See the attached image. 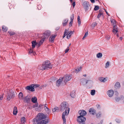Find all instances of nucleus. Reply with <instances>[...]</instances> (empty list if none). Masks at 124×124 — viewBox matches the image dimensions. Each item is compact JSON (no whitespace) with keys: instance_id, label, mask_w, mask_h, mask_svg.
<instances>
[{"instance_id":"f257e3e1","label":"nucleus","mask_w":124,"mask_h":124,"mask_svg":"<svg viewBox=\"0 0 124 124\" xmlns=\"http://www.w3.org/2000/svg\"><path fill=\"white\" fill-rule=\"evenodd\" d=\"M60 109L62 111L65 109V111H70V108L68 107L67 103L64 101L62 102L60 104Z\"/></svg>"},{"instance_id":"f03ea898","label":"nucleus","mask_w":124,"mask_h":124,"mask_svg":"<svg viewBox=\"0 0 124 124\" xmlns=\"http://www.w3.org/2000/svg\"><path fill=\"white\" fill-rule=\"evenodd\" d=\"M46 117V116L42 113H39L36 117V119H33L34 122H38L42 119H45Z\"/></svg>"},{"instance_id":"7ed1b4c3","label":"nucleus","mask_w":124,"mask_h":124,"mask_svg":"<svg viewBox=\"0 0 124 124\" xmlns=\"http://www.w3.org/2000/svg\"><path fill=\"white\" fill-rule=\"evenodd\" d=\"M14 92L11 90H9L8 91L7 98V100L9 101L13 97H14Z\"/></svg>"},{"instance_id":"20e7f679","label":"nucleus","mask_w":124,"mask_h":124,"mask_svg":"<svg viewBox=\"0 0 124 124\" xmlns=\"http://www.w3.org/2000/svg\"><path fill=\"white\" fill-rule=\"evenodd\" d=\"M82 5L85 11H87L89 8L90 9L91 8L89 2L87 1L84 2L82 3Z\"/></svg>"},{"instance_id":"39448f33","label":"nucleus","mask_w":124,"mask_h":124,"mask_svg":"<svg viewBox=\"0 0 124 124\" xmlns=\"http://www.w3.org/2000/svg\"><path fill=\"white\" fill-rule=\"evenodd\" d=\"M43 64L45 70L46 69H51L52 67V65L51 64L49 61L44 62Z\"/></svg>"},{"instance_id":"423d86ee","label":"nucleus","mask_w":124,"mask_h":124,"mask_svg":"<svg viewBox=\"0 0 124 124\" xmlns=\"http://www.w3.org/2000/svg\"><path fill=\"white\" fill-rule=\"evenodd\" d=\"M62 77L63 78V79H64V83H63V84L64 85H65L68 81H70L72 77L71 75H66Z\"/></svg>"},{"instance_id":"0eeeda50","label":"nucleus","mask_w":124,"mask_h":124,"mask_svg":"<svg viewBox=\"0 0 124 124\" xmlns=\"http://www.w3.org/2000/svg\"><path fill=\"white\" fill-rule=\"evenodd\" d=\"M70 111H65L63 113L62 115V118L63 120V124H66V119L67 116L68 115Z\"/></svg>"},{"instance_id":"6e6552de","label":"nucleus","mask_w":124,"mask_h":124,"mask_svg":"<svg viewBox=\"0 0 124 124\" xmlns=\"http://www.w3.org/2000/svg\"><path fill=\"white\" fill-rule=\"evenodd\" d=\"M65 32H66L67 35L66 38L68 39H69L71 36V35L73 33V32L72 31H69L67 29H65Z\"/></svg>"},{"instance_id":"1a4fd4ad","label":"nucleus","mask_w":124,"mask_h":124,"mask_svg":"<svg viewBox=\"0 0 124 124\" xmlns=\"http://www.w3.org/2000/svg\"><path fill=\"white\" fill-rule=\"evenodd\" d=\"M40 107H44L45 110L46 111V113L48 114H49L50 112V110L48 108V106L46 104L45 105H42V104H40L39 105Z\"/></svg>"},{"instance_id":"9d476101","label":"nucleus","mask_w":124,"mask_h":124,"mask_svg":"<svg viewBox=\"0 0 124 124\" xmlns=\"http://www.w3.org/2000/svg\"><path fill=\"white\" fill-rule=\"evenodd\" d=\"M85 120V118L83 116H79L78 117L77 121L81 123L84 122Z\"/></svg>"},{"instance_id":"9b49d317","label":"nucleus","mask_w":124,"mask_h":124,"mask_svg":"<svg viewBox=\"0 0 124 124\" xmlns=\"http://www.w3.org/2000/svg\"><path fill=\"white\" fill-rule=\"evenodd\" d=\"M63 79V77H60L59 79L56 81V86H59L62 83H63L62 81Z\"/></svg>"},{"instance_id":"f8f14e48","label":"nucleus","mask_w":124,"mask_h":124,"mask_svg":"<svg viewBox=\"0 0 124 124\" xmlns=\"http://www.w3.org/2000/svg\"><path fill=\"white\" fill-rule=\"evenodd\" d=\"M51 33V32L49 31H45L44 34V37L45 39L46 38H48L50 35Z\"/></svg>"},{"instance_id":"ddd939ff","label":"nucleus","mask_w":124,"mask_h":124,"mask_svg":"<svg viewBox=\"0 0 124 124\" xmlns=\"http://www.w3.org/2000/svg\"><path fill=\"white\" fill-rule=\"evenodd\" d=\"M114 92L112 90H108L107 92V94L109 97H112L113 95Z\"/></svg>"},{"instance_id":"4468645a","label":"nucleus","mask_w":124,"mask_h":124,"mask_svg":"<svg viewBox=\"0 0 124 124\" xmlns=\"http://www.w3.org/2000/svg\"><path fill=\"white\" fill-rule=\"evenodd\" d=\"M113 33L114 34H116L118 32V29L117 28V26H114L112 30Z\"/></svg>"},{"instance_id":"2eb2a0df","label":"nucleus","mask_w":124,"mask_h":124,"mask_svg":"<svg viewBox=\"0 0 124 124\" xmlns=\"http://www.w3.org/2000/svg\"><path fill=\"white\" fill-rule=\"evenodd\" d=\"M23 101L25 103H29L30 101V98L27 96L23 98Z\"/></svg>"},{"instance_id":"dca6fc26","label":"nucleus","mask_w":124,"mask_h":124,"mask_svg":"<svg viewBox=\"0 0 124 124\" xmlns=\"http://www.w3.org/2000/svg\"><path fill=\"white\" fill-rule=\"evenodd\" d=\"M78 113L80 115V116H83L86 115V112L84 110H80L78 112Z\"/></svg>"},{"instance_id":"f3484780","label":"nucleus","mask_w":124,"mask_h":124,"mask_svg":"<svg viewBox=\"0 0 124 124\" xmlns=\"http://www.w3.org/2000/svg\"><path fill=\"white\" fill-rule=\"evenodd\" d=\"M26 89L29 90L33 92L34 91V88L32 86V85H31L30 86H28L26 87Z\"/></svg>"},{"instance_id":"a211bd4d","label":"nucleus","mask_w":124,"mask_h":124,"mask_svg":"<svg viewBox=\"0 0 124 124\" xmlns=\"http://www.w3.org/2000/svg\"><path fill=\"white\" fill-rule=\"evenodd\" d=\"M56 36V35H52L49 38V41L52 42H54Z\"/></svg>"},{"instance_id":"6ab92c4d","label":"nucleus","mask_w":124,"mask_h":124,"mask_svg":"<svg viewBox=\"0 0 124 124\" xmlns=\"http://www.w3.org/2000/svg\"><path fill=\"white\" fill-rule=\"evenodd\" d=\"M114 87L116 89H118L120 87V85L119 82H117L114 85Z\"/></svg>"},{"instance_id":"aec40b11","label":"nucleus","mask_w":124,"mask_h":124,"mask_svg":"<svg viewBox=\"0 0 124 124\" xmlns=\"http://www.w3.org/2000/svg\"><path fill=\"white\" fill-rule=\"evenodd\" d=\"M48 122V121L47 120H42L41 121L38 122L37 124H46Z\"/></svg>"},{"instance_id":"412c9836","label":"nucleus","mask_w":124,"mask_h":124,"mask_svg":"<svg viewBox=\"0 0 124 124\" xmlns=\"http://www.w3.org/2000/svg\"><path fill=\"white\" fill-rule=\"evenodd\" d=\"M45 39L44 37L39 42L37 43V45L38 47L43 42Z\"/></svg>"},{"instance_id":"4be33fe9","label":"nucleus","mask_w":124,"mask_h":124,"mask_svg":"<svg viewBox=\"0 0 124 124\" xmlns=\"http://www.w3.org/2000/svg\"><path fill=\"white\" fill-rule=\"evenodd\" d=\"M17 112L18 111L17 108L16 106L14 107V108L13 112V115H16L17 114Z\"/></svg>"},{"instance_id":"5701e85b","label":"nucleus","mask_w":124,"mask_h":124,"mask_svg":"<svg viewBox=\"0 0 124 124\" xmlns=\"http://www.w3.org/2000/svg\"><path fill=\"white\" fill-rule=\"evenodd\" d=\"M89 111L90 113L92 115H94L95 114V111L93 108H90L89 110Z\"/></svg>"},{"instance_id":"b1692460","label":"nucleus","mask_w":124,"mask_h":124,"mask_svg":"<svg viewBox=\"0 0 124 124\" xmlns=\"http://www.w3.org/2000/svg\"><path fill=\"white\" fill-rule=\"evenodd\" d=\"M38 69L40 70H44L45 69L43 64L42 65H39L38 66Z\"/></svg>"},{"instance_id":"393cba45","label":"nucleus","mask_w":124,"mask_h":124,"mask_svg":"<svg viewBox=\"0 0 124 124\" xmlns=\"http://www.w3.org/2000/svg\"><path fill=\"white\" fill-rule=\"evenodd\" d=\"M99 80L100 81L103 82H105L107 81V80L105 78L102 77L100 78Z\"/></svg>"},{"instance_id":"a878e982","label":"nucleus","mask_w":124,"mask_h":124,"mask_svg":"<svg viewBox=\"0 0 124 124\" xmlns=\"http://www.w3.org/2000/svg\"><path fill=\"white\" fill-rule=\"evenodd\" d=\"M32 46L33 48H34L36 44H37V43L36 41H33L32 42Z\"/></svg>"},{"instance_id":"bb28decb","label":"nucleus","mask_w":124,"mask_h":124,"mask_svg":"<svg viewBox=\"0 0 124 124\" xmlns=\"http://www.w3.org/2000/svg\"><path fill=\"white\" fill-rule=\"evenodd\" d=\"M31 101L33 103H36L37 102V99L35 97H33L31 99Z\"/></svg>"},{"instance_id":"cd10ccee","label":"nucleus","mask_w":124,"mask_h":124,"mask_svg":"<svg viewBox=\"0 0 124 124\" xmlns=\"http://www.w3.org/2000/svg\"><path fill=\"white\" fill-rule=\"evenodd\" d=\"M19 97V99L20 100L23 99V93L22 92H20L19 93L18 95Z\"/></svg>"},{"instance_id":"c85d7f7f","label":"nucleus","mask_w":124,"mask_h":124,"mask_svg":"<svg viewBox=\"0 0 124 124\" xmlns=\"http://www.w3.org/2000/svg\"><path fill=\"white\" fill-rule=\"evenodd\" d=\"M21 122L22 124H23L25 123V119L24 117L21 118Z\"/></svg>"},{"instance_id":"c756f323","label":"nucleus","mask_w":124,"mask_h":124,"mask_svg":"<svg viewBox=\"0 0 124 124\" xmlns=\"http://www.w3.org/2000/svg\"><path fill=\"white\" fill-rule=\"evenodd\" d=\"M75 94L76 93L75 91H73L71 93L70 96L71 97L74 98L75 96Z\"/></svg>"},{"instance_id":"7c9ffc66","label":"nucleus","mask_w":124,"mask_h":124,"mask_svg":"<svg viewBox=\"0 0 124 124\" xmlns=\"http://www.w3.org/2000/svg\"><path fill=\"white\" fill-rule=\"evenodd\" d=\"M68 21V19H65L63 21L62 23V24L63 26H65L67 24V22Z\"/></svg>"},{"instance_id":"2f4dec72","label":"nucleus","mask_w":124,"mask_h":124,"mask_svg":"<svg viewBox=\"0 0 124 124\" xmlns=\"http://www.w3.org/2000/svg\"><path fill=\"white\" fill-rule=\"evenodd\" d=\"M91 81V80H87L85 79H82V82L83 83H85V84H87L88 83V82Z\"/></svg>"},{"instance_id":"473e14b6","label":"nucleus","mask_w":124,"mask_h":124,"mask_svg":"<svg viewBox=\"0 0 124 124\" xmlns=\"http://www.w3.org/2000/svg\"><path fill=\"white\" fill-rule=\"evenodd\" d=\"M82 69V67H78L76 69L75 72H78L80 71Z\"/></svg>"},{"instance_id":"72a5a7b5","label":"nucleus","mask_w":124,"mask_h":124,"mask_svg":"<svg viewBox=\"0 0 124 124\" xmlns=\"http://www.w3.org/2000/svg\"><path fill=\"white\" fill-rule=\"evenodd\" d=\"M102 56V54L101 53H99L96 54V57L98 58H101Z\"/></svg>"},{"instance_id":"f704fd0d","label":"nucleus","mask_w":124,"mask_h":124,"mask_svg":"<svg viewBox=\"0 0 124 124\" xmlns=\"http://www.w3.org/2000/svg\"><path fill=\"white\" fill-rule=\"evenodd\" d=\"M2 30L3 31L6 32L7 31L8 28L5 26H3L2 27Z\"/></svg>"},{"instance_id":"c9c22d12","label":"nucleus","mask_w":124,"mask_h":124,"mask_svg":"<svg viewBox=\"0 0 124 124\" xmlns=\"http://www.w3.org/2000/svg\"><path fill=\"white\" fill-rule=\"evenodd\" d=\"M111 21L112 24L114 26H116V22L115 20L113 19H111Z\"/></svg>"},{"instance_id":"e433bc0d","label":"nucleus","mask_w":124,"mask_h":124,"mask_svg":"<svg viewBox=\"0 0 124 124\" xmlns=\"http://www.w3.org/2000/svg\"><path fill=\"white\" fill-rule=\"evenodd\" d=\"M95 91L94 90H91V94L92 95H95Z\"/></svg>"},{"instance_id":"4c0bfd02","label":"nucleus","mask_w":124,"mask_h":124,"mask_svg":"<svg viewBox=\"0 0 124 124\" xmlns=\"http://www.w3.org/2000/svg\"><path fill=\"white\" fill-rule=\"evenodd\" d=\"M109 65V62H107L106 63L105 68H107L108 67Z\"/></svg>"},{"instance_id":"58836bf2","label":"nucleus","mask_w":124,"mask_h":124,"mask_svg":"<svg viewBox=\"0 0 124 124\" xmlns=\"http://www.w3.org/2000/svg\"><path fill=\"white\" fill-rule=\"evenodd\" d=\"M88 31H86L85 33V35H84V36H83L82 39H85V38L87 36H88Z\"/></svg>"},{"instance_id":"ea45409f","label":"nucleus","mask_w":124,"mask_h":124,"mask_svg":"<svg viewBox=\"0 0 124 124\" xmlns=\"http://www.w3.org/2000/svg\"><path fill=\"white\" fill-rule=\"evenodd\" d=\"M32 86L33 87V88H35L39 86V85L38 84H32Z\"/></svg>"},{"instance_id":"a19ab883","label":"nucleus","mask_w":124,"mask_h":124,"mask_svg":"<svg viewBox=\"0 0 124 124\" xmlns=\"http://www.w3.org/2000/svg\"><path fill=\"white\" fill-rule=\"evenodd\" d=\"M58 107H55L53 108L52 109V111L53 112H54L56 111L58 109Z\"/></svg>"},{"instance_id":"79ce46f5","label":"nucleus","mask_w":124,"mask_h":124,"mask_svg":"<svg viewBox=\"0 0 124 124\" xmlns=\"http://www.w3.org/2000/svg\"><path fill=\"white\" fill-rule=\"evenodd\" d=\"M99 9V7L98 6H95L94 8V10H98Z\"/></svg>"},{"instance_id":"37998d69","label":"nucleus","mask_w":124,"mask_h":124,"mask_svg":"<svg viewBox=\"0 0 124 124\" xmlns=\"http://www.w3.org/2000/svg\"><path fill=\"white\" fill-rule=\"evenodd\" d=\"M3 97V94H2L0 95V102L2 100Z\"/></svg>"},{"instance_id":"c03bdc74","label":"nucleus","mask_w":124,"mask_h":124,"mask_svg":"<svg viewBox=\"0 0 124 124\" xmlns=\"http://www.w3.org/2000/svg\"><path fill=\"white\" fill-rule=\"evenodd\" d=\"M110 38V37L109 35H107L106 37V39L107 40H109Z\"/></svg>"},{"instance_id":"a18cd8bd","label":"nucleus","mask_w":124,"mask_h":124,"mask_svg":"<svg viewBox=\"0 0 124 124\" xmlns=\"http://www.w3.org/2000/svg\"><path fill=\"white\" fill-rule=\"evenodd\" d=\"M69 47H68L67 48V49L65 50V53H66L68 52L69 51Z\"/></svg>"},{"instance_id":"49530a36","label":"nucleus","mask_w":124,"mask_h":124,"mask_svg":"<svg viewBox=\"0 0 124 124\" xmlns=\"http://www.w3.org/2000/svg\"><path fill=\"white\" fill-rule=\"evenodd\" d=\"M34 53V51H33L31 49L30 50V51L29 52V54H31L32 53Z\"/></svg>"},{"instance_id":"de8ad7c7","label":"nucleus","mask_w":124,"mask_h":124,"mask_svg":"<svg viewBox=\"0 0 124 124\" xmlns=\"http://www.w3.org/2000/svg\"><path fill=\"white\" fill-rule=\"evenodd\" d=\"M102 14V13H100L97 16V18H99Z\"/></svg>"},{"instance_id":"09e8293b","label":"nucleus","mask_w":124,"mask_h":124,"mask_svg":"<svg viewBox=\"0 0 124 124\" xmlns=\"http://www.w3.org/2000/svg\"><path fill=\"white\" fill-rule=\"evenodd\" d=\"M115 95L116 96H117L118 95V93L117 92H115Z\"/></svg>"},{"instance_id":"8fccbe9b","label":"nucleus","mask_w":124,"mask_h":124,"mask_svg":"<svg viewBox=\"0 0 124 124\" xmlns=\"http://www.w3.org/2000/svg\"><path fill=\"white\" fill-rule=\"evenodd\" d=\"M67 35V34L66 32H64V35L63 37V38H64Z\"/></svg>"},{"instance_id":"3c124183","label":"nucleus","mask_w":124,"mask_h":124,"mask_svg":"<svg viewBox=\"0 0 124 124\" xmlns=\"http://www.w3.org/2000/svg\"><path fill=\"white\" fill-rule=\"evenodd\" d=\"M116 122L117 123H119L120 122V120L118 119H116Z\"/></svg>"},{"instance_id":"603ef678","label":"nucleus","mask_w":124,"mask_h":124,"mask_svg":"<svg viewBox=\"0 0 124 124\" xmlns=\"http://www.w3.org/2000/svg\"><path fill=\"white\" fill-rule=\"evenodd\" d=\"M73 23V22L70 21L69 24V26H72V23Z\"/></svg>"},{"instance_id":"864d4df0","label":"nucleus","mask_w":124,"mask_h":124,"mask_svg":"<svg viewBox=\"0 0 124 124\" xmlns=\"http://www.w3.org/2000/svg\"><path fill=\"white\" fill-rule=\"evenodd\" d=\"M101 115L100 113H98L96 115L98 117H99V116H100Z\"/></svg>"},{"instance_id":"5fc2aeb1","label":"nucleus","mask_w":124,"mask_h":124,"mask_svg":"<svg viewBox=\"0 0 124 124\" xmlns=\"http://www.w3.org/2000/svg\"><path fill=\"white\" fill-rule=\"evenodd\" d=\"M74 16L73 14L70 17V19H74Z\"/></svg>"},{"instance_id":"6e6d98bb","label":"nucleus","mask_w":124,"mask_h":124,"mask_svg":"<svg viewBox=\"0 0 124 124\" xmlns=\"http://www.w3.org/2000/svg\"><path fill=\"white\" fill-rule=\"evenodd\" d=\"M75 2H74L72 3V5L73 7H74L75 5Z\"/></svg>"},{"instance_id":"4d7b16f0","label":"nucleus","mask_w":124,"mask_h":124,"mask_svg":"<svg viewBox=\"0 0 124 124\" xmlns=\"http://www.w3.org/2000/svg\"><path fill=\"white\" fill-rule=\"evenodd\" d=\"M115 99L116 101H119L120 100V98H118L116 97L115 98Z\"/></svg>"},{"instance_id":"13d9d810","label":"nucleus","mask_w":124,"mask_h":124,"mask_svg":"<svg viewBox=\"0 0 124 124\" xmlns=\"http://www.w3.org/2000/svg\"><path fill=\"white\" fill-rule=\"evenodd\" d=\"M78 23L79 25L81 24V21L80 20H78Z\"/></svg>"},{"instance_id":"bf43d9fd","label":"nucleus","mask_w":124,"mask_h":124,"mask_svg":"<svg viewBox=\"0 0 124 124\" xmlns=\"http://www.w3.org/2000/svg\"><path fill=\"white\" fill-rule=\"evenodd\" d=\"M90 1L93 3H94V0H90Z\"/></svg>"},{"instance_id":"052dcab7","label":"nucleus","mask_w":124,"mask_h":124,"mask_svg":"<svg viewBox=\"0 0 124 124\" xmlns=\"http://www.w3.org/2000/svg\"><path fill=\"white\" fill-rule=\"evenodd\" d=\"M78 20H80V17L79 16H78V18H77Z\"/></svg>"},{"instance_id":"680f3d73","label":"nucleus","mask_w":124,"mask_h":124,"mask_svg":"<svg viewBox=\"0 0 124 124\" xmlns=\"http://www.w3.org/2000/svg\"><path fill=\"white\" fill-rule=\"evenodd\" d=\"M9 33L10 34V35H12L14 34V32H13L12 33H10V32H9Z\"/></svg>"},{"instance_id":"e2e57ef3","label":"nucleus","mask_w":124,"mask_h":124,"mask_svg":"<svg viewBox=\"0 0 124 124\" xmlns=\"http://www.w3.org/2000/svg\"><path fill=\"white\" fill-rule=\"evenodd\" d=\"M116 34V36L118 37H119V34L118 33H117Z\"/></svg>"},{"instance_id":"0e129e2a","label":"nucleus","mask_w":124,"mask_h":124,"mask_svg":"<svg viewBox=\"0 0 124 124\" xmlns=\"http://www.w3.org/2000/svg\"><path fill=\"white\" fill-rule=\"evenodd\" d=\"M37 107L38 106V104H36V105L35 106H33V107Z\"/></svg>"},{"instance_id":"69168bd1","label":"nucleus","mask_w":124,"mask_h":124,"mask_svg":"<svg viewBox=\"0 0 124 124\" xmlns=\"http://www.w3.org/2000/svg\"><path fill=\"white\" fill-rule=\"evenodd\" d=\"M105 10V11H106V14H107V15H108V12H107V11H106Z\"/></svg>"},{"instance_id":"338daca9","label":"nucleus","mask_w":124,"mask_h":124,"mask_svg":"<svg viewBox=\"0 0 124 124\" xmlns=\"http://www.w3.org/2000/svg\"><path fill=\"white\" fill-rule=\"evenodd\" d=\"M122 37H120V39L121 40L122 39Z\"/></svg>"},{"instance_id":"774afa93","label":"nucleus","mask_w":124,"mask_h":124,"mask_svg":"<svg viewBox=\"0 0 124 124\" xmlns=\"http://www.w3.org/2000/svg\"><path fill=\"white\" fill-rule=\"evenodd\" d=\"M73 19H70L71 21L73 22Z\"/></svg>"}]
</instances>
